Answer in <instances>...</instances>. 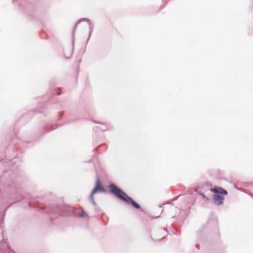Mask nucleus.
<instances>
[{
    "label": "nucleus",
    "mask_w": 253,
    "mask_h": 253,
    "mask_svg": "<svg viewBox=\"0 0 253 253\" xmlns=\"http://www.w3.org/2000/svg\"><path fill=\"white\" fill-rule=\"evenodd\" d=\"M98 191H104V188L101 185L100 180L99 179L96 180L95 186L92 192V197Z\"/></svg>",
    "instance_id": "f03ea898"
},
{
    "label": "nucleus",
    "mask_w": 253,
    "mask_h": 253,
    "mask_svg": "<svg viewBox=\"0 0 253 253\" xmlns=\"http://www.w3.org/2000/svg\"><path fill=\"white\" fill-rule=\"evenodd\" d=\"M110 190L111 193L114 194L118 198L123 201L130 204L136 209H139L140 206L134 202L131 198L128 197L124 192L118 188L114 184H111L109 185Z\"/></svg>",
    "instance_id": "f257e3e1"
},
{
    "label": "nucleus",
    "mask_w": 253,
    "mask_h": 253,
    "mask_svg": "<svg viewBox=\"0 0 253 253\" xmlns=\"http://www.w3.org/2000/svg\"><path fill=\"white\" fill-rule=\"evenodd\" d=\"M213 192L214 193H217V194H221L223 195H227V192L222 189V188L218 187L217 188L213 189L212 190Z\"/></svg>",
    "instance_id": "20e7f679"
},
{
    "label": "nucleus",
    "mask_w": 253,
    "mask_h": 253,
    "mask_svg": "<svg viewBox=\"0 0 253 253\" xmlns=\"http://www.w3.org/2000/svg\"><path fill=\"white\" fill-rule=\"evenodd\" d=\"M213 200L215 204L219 205L223 203L224 199L220 195H215L213 197Z\"/></svg>",
    "instance_id": "7ed1b4c3"
},
{
    "label": "nucleus",
    "mask_w": 253,
    "mask_h": 253,
    "mask_svg": "<svg viewBox=\"0 0 253 253\" xmlns=\"http://www.w3.org/2000/svg\"><path fill=\"white\" fill-rule=\"evenodd\" d=\"M204 198L208 200V199L205 196V195L203 194L200 193V194Z\"/></svg>",
    "instance_id": "39448f33"
}]
</instances>
